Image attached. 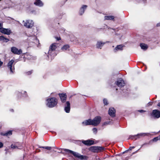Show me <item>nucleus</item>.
I'll use <instances>...</instances> for the list:
<instances>
[{"label": "nucleus", "mask_w": 160, "mask_h": 160, "mask_svg": "<svg viewBox=\"0 0 160 160\" xmlns=\"http://www.w3.org/2000/svg\"><path fill=\"white\" fill-rule=\"evenodd\" d=\"M57 44L56 43H54L50 45L48 52V55H47L48 58H47V59L48 60H49L50 57L51 59L52 60L54 57L56 55L55 49L57 48Z\"/></svg>", "instance_id": "f257e3e1"}, {"label": "nucleus", "mask_w": 160, "mask_h": 160, "mask_svg": "<svg viewBox=\"0 0 160 160\" xmlns=\"http://www.w3.org/2000/svg\"><path fill=\"white\" fill-rule=\"evenodd\" d=\"M27 36L29 37L28 40L30 41V42L33 43L37 45L38 47L39 46V45L40 44L39 41L37 39L34 32L32 31V32H31V34H30L28 32Z\"/></svg>", "instance_id": "f03ea898"}, {"label": "nucleus", "mask_w": 160, "mask_h": 160, "mask_svg": "<svg viewBox=\"0 0 160 160\" xmlns=\"http://www.w3.org/2000/svg\"><path fill=\"white\" fill-rule=\"evenodd\" d=\"M47 106L50 108L54 107L58 103V100L56 98L54 97L47 99Z\"/></svg>", "instance_id": "7ed1b4c3"}, {"label": "nucleus", "mask_w": 160, "mask_h": 160, "mask_svg": "<svg viewBox=\"0 0 160 160\" xmlns=\"http://www.w3.org/2000/svg\"><path fill=\"white\" fill-rule=\"evenodd\" d=\"M62 150L68 154L72 153L74 156L78 158L81 160H82L84 158L85 156L81 155L77 152H75L72 150L67 149L63 148Z\"/></svg>", "instance_id": "20e7f679"}, {"label": "nucleus", "mask_w": 160, "mask_h": 160, "mask_svg": "<svg viewBox=\"0 0 160 160\" xmlns=\"http://www.w3.org/2000/svg\"><path fill=\"white\" fill-rule=\"evenodd\" d=\"M104 148L100 146H92L90 148V150L93 152H98L103 151Z\"/></svg>", "instance_id": "39448f33"}, {"label": "nucleus", "mask_w": 160, "mask_h": 160, "mask_svg": "<svg viewBox=\"0 0 160 160\" xmlns=\"http://www.w3.org/2000/svg\"><path fill=\"white\" fill-rule=\"evenodd\" d=\"M101 118L100 116H98L95 117L92 120V125L96 126L98 125L101 122Z\"/></svg>", "instance_id": "423d86ee"}, {"label": "nucleus", "mask_w": 160, "mask_h": 160, "mask_svg": "<svg viewBox=\"0 0 160 160\" xmlns=\"http://www.w3.org/2000/svg\"><path fill=\"white\" fill-rule=\"evenodd\" d=\"M151 115L154 118H158L160 117V111L157 109L153 110Z\"/></svg>", "instance_id": "0eeeda50"}, {"label": "nucleus", "mask_w": 160, "mask_h": 160, "mask_svg": "<svg viewBox=\"0 0 160 160\" xmlns=\"http://www.w3.org/2000/svg\"><path fill=\"white\" fill-rule=\"evenodd\" d=\"M11 52L13 54L16 55H20L22 53V51L21 49H18L15 47H12L11 49Z\"/></svg>", "instance_id": "6e6552de"}, {"label": "nucleus", "mask_w": 160, "mask_h": 160, "mask_svg": "<svg viewBox=\"0 0 160 160\" xmlns=\"http://www.w3.org/2000/svg\"><path fill=\"white\" fill-rule=\"evenodd\" d=\"M14 61L12 59L11 61H9L7 64L8 68L10 69V72L12 73H13L14 71V67L13 66L12 67L13 63Z\"/></svg>", "instance_id": "1a4fd4ad"}, {"label": "nucleus", "mask_w": 160, "mask_h": 160, "mask_svg": "<svg viewBox=\"0 0 160 160\" xmlns=\"http://www.w3.org/2000/svg\"><path fill=\"white\" fill-rule=\"evenodd\" d=\"M147 134L146 133H141L134 135H131L129 136V138L131 139L135 138V139H136L138 138H139L141 137L146 135Z\"/></svg>", "instance_id": "9d476101"}, {"label": "nucleus", "mask_w": 160, "mask_h": 160, "mask_svg": "<svg viewBox=\"0 0 160 160\" xmlns=\"http://www.w3.org/2000/svg\"><path fill=\"white\" fill-rule=\"evenodd\" d=\"M34 24V22L32 20H27L26 22L24 23V25L26 27L28 28H32Z\"/></svg>", "instance_id": "9b49d317"}, {"label": "nucleus", "mask_w": 160, "mask_h": 160, "mask_svg": "<svg viewBox=\"0 0 160 160\" xmlns=\"http://www.w3.org/2000/svg\"><path fill=\"white\" fill-rule=\"evenodd\" d=\"M115 83L117 86L121 88L124 86L125 84L124 80L121 78H120L118 79L115 82Z\"/></svg>", "instance_id": "f8f14e48"}, {"label": "nucleus", "mask_w": 160, "mask_h": 160, "mask_svg": "<svg viewBox=\"0 0 160 160\" xmlns=\"http://www.w3.org/2000/svg\"><path fill=\"white\" fill-rule=\"evenodd\" d=\"M59 96L61 102L62 103H64L66 102L67 95L66 93H59Z\"/></svg>", "instance_id": "ddd939ff"}, {"label": "nucleus", "mask_w": 160, "mask_h": 160, "mask_svg": "<svg viewBox=\"0 0 160 160\" xmlns=\"http://www.w3.org/2000/svg\"><path fill=\"white\" fill-rule=\"evenodd\" d=\"M115 110L114 108H110L108 110V114L112 117L115 116Z\"/></svg>", "instance_id": "4468645a"}, {"label": "nucleus", "mask_w": 160, "mask_h": 160, "mask_svg": "<svg viewBox=\"0 0 160 160\" xmlns=\"http://www.w3.org/2000/svg\"><path fill=\"white\" fill-rule=\"evenodd\" d=\"M82 143L84 144L87 146H90L94 144V142L92 140H83Z\"/></svg>", "instance_id": "2eb2a0df"}, {"label": "nucleus", "mask_w": 160, "mask_h": 160, "mask_svg": "<svg viewBox=\"0 0 160 160\" xmlns=\"http://www.w3.org/2000/svg\"><path fill=\"white\" fill-rule=\"evenodd\" d=\"M0 32L2 33L7 35H9L11 33V31L10 30L8 29H6L3 28H2L1 29Z\"/></svg>", "instance_id": "dca6fc26"}, {"label": "nucleus", "mask_w": 160, "mask_h": 160, "mask_svg": "<svg viewBox=\"0 0 160 160\" xmlns=\"http://www.w3.org/2000/svg\"><path fill=\"white\" fill-rule=\"evenodd\" d=\"M87 7V5H83L80 9L79 14L81 15H82L84 13Z\"/></svg>", "instance_id": "f3484780"}, {"label": "nucleus", "mask_w": 160, "mask_h": 160, "mask_svg": "<svg viewBox=\"0 0 160 160\" xmlns=\"http://www.w3.org/2000/svg\"><path fill=\"white\" fill-rule=\"evenodd\" d=\"M34 4L36 6L39 7H42L43 5V3L40 0H35Z\"/></svg>", "instance_id": "a211bd4d"}, {"label": "nucleus", "mask_w": 160, "mask_h": 160, "mask_svg": "<svg viewBox=\"0 0 160 160\" xmlns=\"http://www.w3.org/2000/svg\"><path fill=\"white\" fill-rule=\"evenodd\" d=\"M82 124L85 126L92 125V120L89 119L86 120L82 122Z\"/></svg>", "instance_id": "6ab92c4d"}, {"label": "nucleus", "mask_w": 160, "mask_h": 160, "mask_svg": "<svg viewBox=\"0 0 160 160\" xmlns=\"http://www.w3.org/2000/svg\"><path fill=\"white\" fill-rule=\"evenodd\" d=\"M105 43V42H103L101 41H98L96 45L97 48L98 49H101Z\"/></svg>", "instance_id": "aec40b11"}, {"label": "nucleus", "mask_w": 160, "mask_h": 160, "mask_svg": "<svg viewBox=\"0 0 160 160\" xmlns=\"http://www.w3.org/2000/svg\"><path fill=\"white\" fill-rule=\"evenodd\" d=\"M123 46L122 45H118L117 47L114 49V52H116L118 51H121L123 49Z\"/></svg>", "instance_id": "412c9836"}, {"label": "nucleus", "mask_w": 160, "mask_h": 160, "mask_svg": "<svg viewBox=\"0 0 160 160\" xmlns=\"http://www.w3.org/2000/svg\"><path fill=\"white\" fill-rule=\"evenodd\" d=\"M114 18V17L113 16H105L104 17L105 20H112Z\"/></svg>", "instance_id": "4be33fe9"}, {"label": "nucleus", "mask_w": 160, "mask_h": 160, "mask_svg": "<svg viewBox=\"0 0 160 160\" xmlns=\"http://www.w3.org/2000/svg\"><path fill=\"white\" fill-rule=\"evenodd\" d=\"M12 134V131H7V132L3 133L2 132L1 133V135L3 136H8L9 135H10Z\"/></svg>", "instance_id": "5701e85b"}, {"label": "nucleus", "mask_w": 160, "mask_h": 160, "mask_svg": "<svg viewBox=\"0 0 160 160\" xmlns=\"http://www.w3.org/2000/svg\"><path fill=\"white\" fill-rule=\"evenodd\" d=\"M0 40L4 42H7L9 40L8 38H5L4 36H0Z\"/></svg>", "instance_id": "b1692460"}, {"label": "nucleus", "mask_w": 160, "mask_h": 160, "mask_svg": "<svg viewBox=\"0 0 160 160\" xmlns=\"http://www.w3.org/2000/svg\"><path fill=\"white\" fill-rule=\"evenodd\" d=\"M140 47L141 48L144 50H146L148 48V46L144 43L140 44Z\"/></svg>", "instance_id": "393cba45"}, {"label": "nucleus", "mask_w": 160, "mask_h": 160, "mask_svg": "<svg viewBox=\"0 0 160 160\" xmlns=\"http://www.w3.org/2000/svg\"><path fill=\"white\" fill-rule=\"evenodd\" d=\"M69 48V46L68 45H65L61 48V49L63 51H65L68 49Z\"/></svg>", "instance_id": "a878e982"}, {"label": "nucleus", "mask_w": 160, "mask_h": 160, "mask_svg": "<svg viewBox=\"0 0 160 160\" xmlns=\"http://www.w3.org/2000/svg\"><path fill=\"white\" fill-rule=\"evenodd\" d=\"M23 93H22V92H18L17 94L18 95H22V96L26 97L27 96V93L26 92L24 91Z\"/></svg>", "instance_id": "bb28decb"}, {"label": "nucleus", "mask_w": 160, "mask_h": 160, "mask_svg": "<svg viewBox=\"0 0 160 160\" xmlns=\"http://www.w3.org/2000/svg\"><path fill=\"white\" fill-rule=\"evenodd\" d=\"M39 148H44L48 150H50L52 149V147H51L48 146L43 147L39 146Z\"/></svg>", "instance_id": "cd10ccee"}, {"label": "nucleus", "mask_w": 160, "mask_h": 160, "mask_svg": "<svg viewBox=\"0 0 160 160\" xmlns=\"http://www.w3.org/2000/svg\"><path fill=\"white\" fill-rule=\"evenodd\" d=\"M111 123L112 122L110 121L105 122H103V123L102 124V126H106L108 125L111 124Z\"/></svg>", "instance_id": "c85d7f7f"}, {"label": "nucleus", "mask_w": 160, "mask_h": 160, "mask_svg": "<svg viewBox=\"0 0 160 160\" xmlns=\"http://www.w3.org/2000/svg\"><path fill=\"white\" fill-rule=\"evenodd\" d=\"M64 111L66 113H69L70 111V107H65L64 109Z\"/></svg>", "instance_id": "c756f323"}, {"label": "nucleus", "mask_w": 160, "mask_h": 160, "mask_svg": "<svg viewBox=\"0 0 160 160\" xmlns=\"http://www.w3.org/2000/svg\"><path fill=\"white\" fill-rule=\"evenodd\" d=\"M11 148L13 149L18 148L20 149L21 148V147H20V148H18L17 146H16L15 145L13 144H12L11 145Z\"/></svg>", "instance_id": "7c9ffc66"}, {"label": "nucleus", "mask_w": 160, "mask_h": 160, "mask_svg": "<svg viewBox=\"0 0 160 160\" xmlns=\"http://www.w3.org/2000/svg\"><path fill=\"white\" fill-rule=\"evenodd\" d=\"M158 140H160V135L157 137L154 138L152 140L153 142H156Z\"/></svg>", "instance_id": "2f4dec72"}, {"label": "nucleus", "mask_w": 160, "mask_h": 160, "mask_svg": "<svg viewBox=\"0 0 160 160\" xmlns=\"http://www.w3.org/2000/svg\"><path fill=\"white\" fill-rule=\"evenodd\" d=\"M65 107H70V104L69 101H67L64 104Z\"/></svg>", "instance_id": "473e14b6"}, {"label": "nucleus", "mask_w": 160, "mask_h": 160, "mask_svg": "<svg viewBox=\"0 0 160 160\" xmlns=\"http://www.w3.org/2000/svg\"><path fill=\"white\" fill-rule=\"evenodd\" d=\"M103 102L104 105H106L108 104V100L106 98H104L103 99Z\"/></svg>", "instance_id": "72a5a7b5"}, {"label": "nucleus", "mask_w": 160, "mask_h": 160, "mask_svg": "<svg viewBox=\"0 0 160 160\" xmlns=\"http://www.w3.org/2000/svg\"><path fill=\"white\" fill-rule=\"evenodd\" d=\"M92 130L94 133L96 134L97 132V129L95 128H93Z\"/></svg>", "instance_id": "f704fd0d"}, {"label": "nucleus", "mask_w": 160, "mask_h": 160, "mask_svg": "<svg viewBox=\"0 0 160 160\" xmlns=\"http://www.w3.org/2000/svg\"><path fill=\"white\" fill-rule=\"evenodd\" d=\"M32 72V70H31V71H29L28 72H26V75H30L31 74Z\"/></svg>", "instance_id": "c9c22d12"}, {"label": "nucleus", "mask_w": 160, "mask_h": 160, "mask_svg": "<svg viewBox=\"0 0 160 160\" xmlns=\"http://www.w3.org/2000/svg\"><path fill=\"white\" fill-rule=\"evenodd\" d=\"M138 112H141V113H142L144 112H146V111L143 110H140L138 111Z\"/></svg>", "instance_id": "e433bc0d"}, {"label": "nucleus", "mask_w": 160, "mask_h": 160, "mask_svg": "<svg viewBox=\"0 0 160 160\" xmlns=\"http://www.w3.org/2000/svg\"><path fill=\"white\" fill-rule=\"evenodd\" d=\"M153 103V102H149L148 104V106H151L152 105Z\"/></svg>", "instance_id": "4c0bfd02"}, {"label": "nucleus", "mask_w": 160, "mask_h": 160, "mask_svg": "<svg viewBox=\"0 0 160 160\" xmlns=\"http://www.w3.org/2000/svg\"><path fill=\"white\" fill-rule=\"evenodd\" d=\"M135 148L134 146L132 147H130L128 149L129 150H131L132 149H133Z\"/></svg>", "instance_id": "58836bf2"}, {"label": "nucleus", "mask_w": 160, "mask_h": 160, "mask_svg": "<svg viewBox=\"0 0 160 160\" xmlns=\"http://www.w3.org/2000/svg\"><path fill=\"white\" fill-rule=\"evenodd\" d=\"M3 146V144L2 142H0V148H2Z\"/></svg>", "instance_id": "ea45409f"}, {"label": "nucleus", "mask_w": 160, "mask_h": 160, "mask_svg": "<svg viewBox=\"0 0 160 160\" xmlns=\"http://www.w3.org/2000/svg\"><path fill=\"white\" fill-rule=\"evenodd\" d=\"M2 24L1 23H0V31H1V29L2 28Z\"/></svg>", "instance_id": "a19ab883"}, {"label": "nucleus", "mask_w": 160, "mask_h": 160, "mask_svg": "<svg viewBox=\"0 0 160 160\" xmlns=\"http://www.w3.org/2000/svg\"><path fill=\"white\" fill-rule=\"evenodd\" d=\"M57 40L59 41L61 39V38L60 37L58 38V37L55 38Z\"/></svg>", "instance_id": "79ce46f5"}, {"label": "nucleus", "mask_w": 160, "mask_h": 160, "mask_svg": "<svg viewBox=\"0 0 160 160\" xmlns=\"http://www.w3.org/2000/svg\"><path fill=\"white\" fill-rule=\"evenodd\" d=\"M3 64V62L1 61H0V67L2 66Z\"/></svg>", "instance_id": "37998d69"}, {"label": "nucleus", "mask_w": 160, "mask_h": 160, "mask_svg": "<svg viewBox=\"0 0 160 160\" xmlns=\"http://www.w3.org/2000/svg\"><path fill=\"white\" fill-rule=\"evenodd\" d=\"M157 27H159L160 26V22L158 23L157 24Z\"/></svg>", "instance_id": "c03bdc74"}, {"label": "nucleus", "mask_w": 160, "mask_h": 160, "mask_svg": "<svg viewBox=\"0 0 160 160\" xmlns=\"http://www.w3.org/2000/svg\"><path fill=\"white\" fill-rule=\"evenodd\" d=\"M129 150H127L126 151H125L124 152H123V153H124L125 152H127Z\"/></svg>", "instance_id": "a18cd8bd"}, {"label": "nucleus", "mask_w": 160, "mask_h": 160, "mask_svg": "<svg viewBox=\"0 0 160 160\" xmlns=\"http://www.w3.org/2000/svg\"><path fill=\"white\" fill-rule=\"evenodd\" d=\"M147 144V143H144L143 144H142V146H141V147H143V146H144V145Z\"/></svg>", "instance_id": "49530a36"}, {"label": "nucleus", "mask_w": 160, "mask_h": 160, "mask_svg": "<svg viewBox=\"0 0 160 160\" xmlns=\"http://www.w3.org/2000/svg\"><path fill=\"white\" fill-rule=\"evenodd\" d=\"M139 149H139L138 150H137V151H136V152H133V153H132V154H134L135 153H136V152H138V150H139Z\"/></svg>", "instance_id": "de8ad7c7"}, {"label": "nucleus", "mask_w": 160, "mask_h": 160, "mask_svg": "<svg viewBox=\"0 0 160 160\" xmlns=\"http://www.w3.org/2000/svg\"><path fill=\"white\" fill-rule=\"evenodd\" d=\"M158 106V107H160V102H159L158 103V104L157 105Z\"/></svg>", "instance_id": "09e8293b"}, {"label": "nucleus", "mask_w": 160, "mask_h": 160, "mask_svg": "<svg viewBox=\"0 0 160 160\" xmlns=\"http://www.w3.org/2000/svg\"><path fill=\"white\" fill-rule=\"evenodd\" d=\"M10 111H11V112H14V110L13 109H11L10 110Z\"/></svg>", "instance_id": "8fccbe9b"}, {"label": "nucleus", "mask_w": 160, "mask_h": 160, "mask_svg": "<svg viewBox=\"0 0 160 160\" xmlns=\"http://www.w3.org/2000/svg\"><path fill=\"white\" fill-rule=\"evenodd\" d=\"M2 89V88L1 87H0V90H1Z\"/></svg>", "instance_id": "3c124183"}, {"label": "nucleus", "mask_w": 160, "mask_h": 160, "mask_svg": "<svg viewBox=\"0 0 160 160\" xmlns=\"http://www.w3.org/2000/svg\"><path fill=\"white\" fill-rule=\"evenodd\" d=\"M72 97V96H71L70 97V98H71V97Z\"/></svg>", "instance_id": "603ef678"}, {"label": "nucleus", "mask_w": 160, "mask_h": 160, "mask_svg": "<svg viewBox=\"0 0 160 160\" xmlns=\"http://www.w3.org/2000/svg\"><path fill=\"white\" fill-rule=\"evenodd\" d=\"M118 89L117 88L116 89V90H117Z\"/></svg>", "instance_id": "864d4df0"}, {"label": "nucleus", "mask_w": 160, "mask_h": 160, "mask_svg": "<svg viewBox=\"0 0 160 160\" xmlns=\"http://www.w3.org/2000/svg\"><path fill=\"white\" fill-rule=\"evenodd\" d=\"M159 160H160V159H159Z\"/></svg>", "instance_id": "5fc2aeb1"}]
</instances>
